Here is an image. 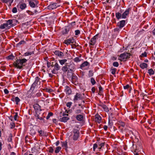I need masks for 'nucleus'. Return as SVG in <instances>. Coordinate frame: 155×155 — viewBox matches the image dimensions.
Instances as JSON below:
<instances>
[{
    "label": "nucleus",
    "instance_id": "nucleus-38",
    "mask_svg": "<svg viewBox=\"0 0 155 155\" xmlns=\"http://www.w3.org/2000/svg\"><path fill=\"white\" fill-rule=\"evenodd\" d=\"M118 124L122 127H124L125 125V123L121 121H118Z\"/></svg>",
    "mask_w": 155,
    "mask_h": 155
},
{
    "label": "nucleus",
    "instance_id": "nucleus-22",
    "mask_svg": "<svg viewBox=\"0 0 155 155\" xmlns=\"http://www.w3.org/2000/svg\"><path fill=\"white\" fill-rule=\"evenodd\" d=\"M33 107L35 111L38 110H41V106L37 104H34L33 105Z\"/></svg>",
    "mask_w": 155,
    "mask_h": 155
},
{
    "label": "nucleus",
    "instance_id": "nucleus-52",
    "mask_svg": "<svg viewBox=\"0 0 155 155\" xmlns=\"http://www.w3.org/2000/svg\"><path fill=\"white\" fill-rule=\"evenodd\" d=\"M10 126L11 129H13L15 127V124L14 123L12 122L10 124Z\"/></svg>",
    "mask_w": 155,
    "mask_h": 155
},
{
    "label": "nucleus",
    "instance_id": "nucleus-63",
    "mask_svg": "<svg viewBox=\"0 0 155 155\" xmlns=\"http://www.w3.org/2000/svg\"><path fill=\"white\" fill-rule=\"evenodd\" d=\"M129 87H130V86H129V85L127 84V85H126V86H124V88L125 89H127Z\"/></svg>",
    "mask_w": 155,
    "mask_h": 155
},
{
    "label": "nucleus",
    "instance_id": "nucleus-64",
    "mask_svg": "<svg viewBox=\"0 0 155 155\" xmlns=\"http://www.w3.org/2000/svg\"><path fill=\"white\" fill-rule=\"evenodd\" d=\"M120 28H119V27L116 28L114 29V31L119 32V31H120Z\"/></svg>",
    "mask_w": 155,
    "mask_h": 155
},
{
    "label": "nucleus",
    "instance_id": "nucleus-45",
    "mask_svg": "<svg viewBox=\"0 0 155 155\" xmlns=\"http://www.w3.org/2000/svg\"><path fill=\"white\" fill-rule=\"evenodd\" d=\"M14 58L15 56L12 54H11L7 57L6 58L8 59H13Z\"/></svg>",
    "mask_w": 155,
    "mask_h": 155
},
{
    "label": "nucleus",
    "instance_id": "nucleus-48",
    "mask_svg": "<svg viewBox=\"0 0 155 155\" xmlns=\"http://www.w3.org/2000/svg\"><path fill=\"white\" fill-rule=\"evenodd\" d=\"M94 75V73L93 71L91 70H90L89 71L88 76L89 77L92 76Z\"/></svg>",
    "mask_w": 155,
    "mask_h": 155
},
{
    "label": "nucleus",
    "instance_id": "nucleus-59",
    "mask_svg": "<svg viewBox=\"0 0 155 155\" xmlns=\"http://www.w3.org/2000/svg\"><path fill=\"white\" fill-rule=\"evenodd\" d=\"M116 70L115 68H114L111 70V74H115L116 72Z\"/></svg>",
    "mask_w": 155,
    "mask_h": 155
},
{
    "label": "nucleus",
    "instance_id": "nucleus-20",
    "mask_svg": "<svg viewBox=\"0 0 155 155\" xmlns=\"http://www.w3.org/2000/svg\"><path fill=\"white\" fill-rule=\"evenodd\" d=\"M101 118L99 115H96L95 118V121L98 123L99 124L101 123Z\"/></svg>",
    "mask_w": 155,
    "mask_h": 155
},
{
    "label": "nucleus",
    "instance_id": "nucleus-51",
    "mask_svg": "<svg viewBox=\"0 0 155 155\" xmlns=\"http://www.w3.org/2000/svg\"><path fill=\"white\" fill-rule=\"evenodd\" d=\"M26 12L30 15H33L34 14V13L33 12H32L29 10L27 11Z\"/></svg>",
    "mask_w": 155,
    "mask_h": 155
},
{
    "label": "nucleus",
    "instance_id": "nucleus-61",
    "mask_svg": "<svg viewBox=\"0 0 155 155\" xmlns=\"http://www.w3.org/2000/svg\"><path fill=\"white\" fill-rule=\"evenodd\" d=\"M18 114L17 113H16L15 115L14 116V119L15 120H16L17 119V117H18Z\"/></svg>",
    "mask_w": 155,
    "mask_h": 155
},
{
    "label": "nucleus",
    "instance_id": "nucleus-39",
    "mask_svg": "<svg viewBox=\"0 0 155 155\" xmlns=\"http://www.w3.org/2000/svg\"><path fill=\"white\" fill-rule=\"evenodd\" d=\"M35 117H36V119L37 120L38 119H39L40 120H41L43 119L41 117H40L38 114H36Z\"/></svg>",
    "mask_w": 155,
    "mask_h": 155
},
{
    "label": "nucleus",
    "instance_id": "nucleus-3",
    "mask_svg": "<svg viewBox=\"0 0 155 155\" xmlns=\"http://www.w3.org/2000/svg\"><path fill=\"white\" fill-rule=\"evenodd\" d=\"M130 54L128 52H124L123 54H121L119 56L120 58L119 59L121 61H123L126 60V59L130 58Z\"/></svg>",
    "mask_w": 155,
    "mask_h": 155
},
{
    "label": "nucleus",
    "instance_id": "nucleus-56",
    "mask_svg": "<svg viewBox=\"0 0 155 155\" xmlns=\"http://www.w3.org/2000/svg\"><path fill=\"white\" fill-rule=\"evenodd\" d=\"M46 92L50 93L53 91V90L50 88H47L46 89Z\"/></svg>",
    "mask_w": 155,
    "mask_h": 155
},
{
    "label": "nucleus",
    "instance_id": "nucleus-1",
    "mask_svg": "<svg viewBox=\"0 0 155 155\" xmlns=\"http://www.w3.org/2000/svg\"><path fill=\"white\" fill-rule=\"evenodd\" d=\"M27 60L25 58L17 59L13 63V65L15 68L19 69H22L23 67L26 65Z\"/></svg>",
    "mask_w": 155,
    "mask_h": 155
},
{
    "label": "nucleus",
    "instance_id": "nucleus-46",
    "mask_svg": "<svg viewBox=\"0 0 155 155\" xmlns=\"http://www.w3.org/2000/svg\"><path fill=\"white\" fill-rule=\"evenodd\" d=\"M91 84L94 85L96 83V81L93 78H91Z\"/></svg>",
    "mask_w": 155,
    "mask_h": 155
},
{
    "label": "nucleus",
    "instance_id": "nucleus-18",
    "mask_svg": "<svg viewBox=\"0 0 155 155\" xmlns=\"http://www.w3.org/2000/svg\"><path fill=\"white\" fill-rule=\"evenodd\" d=\"M68 64L66 63L65 65L63 66L61 68V70L64 72L66 73L67 71L68 72H69V70H68Z\"/></svg>",
    "mask_w": 155,
    "mask_h": 155
},
{
    "label": "nucleus",
    "instance_id": "nucleus-40",
    "mask_svg": "<svg viewBox=\"0 0 155 155\" xmlns=\"http://www.w3.org/2000/svg\"><path fill=\"white\" fill-rule=\"evenodd\" d=\"M73 61L77 63L80 62L81 61V60L79 57H77L73 59Z\"/></svg>",
    "mask_w": 155,
    "mask_h": 155
},
{
    "label": "nucleus",
    "instance_id": "nucleus-57",
    "mask_svg": "<svg viewBox=\"0 0 155 155\" xmlns=\"http://www.w3.org/2000/svg\"><path fill=\"white\" fill-rule=\"evenodd\" d=\"M75 35H79L80 34V30H77L75 31Z\"/></svg>",
    "mask_w": 155,
    "mask_h": 155
},
{
    "label": "nucleus",
    "instance_id": "nucleus-44",
    "mask_svg": "<svg viewBox=\"0 0 155 155\" xmlns=\"http://www.w3.org/2000/svg\"><path fill=\"white\" fill-rule=\"evenodd\" d=\"M12 134H10L8 138V142H11L12 141Z\"/></svg>",
    "mask_w": 155,
    "mask_h": 155
},
{
    "label": "nucleus",
    "instance_id": "nucleus-33",
    "mask_svg": "<svg viewBox=\"0 0 155 155\" xmlns=\"http://www.w3.org/2000/svg\"><path fill=\"white\" fill-rule=\"evenodd\" d=\"M67 60L66 59H62L61 60H59V62L60 63V64L61 65H63L65 63L66 64V62L67 61Z\"/></svg>",
    "mask_w": 155,
    "mask_h": 155
},
{
    "label": "nucleus",
    "instance_id": "nucleus-41",
    "mask_svg": "<svg viewBox=\"0 0 155 155\" xmlns=\"http://www.w3.org/2000/svg\"><path fill=\"white\" fill-rule=\"evenodd\" d=\"M81 110L80 109H76L74 111V113L75 114H78L81 113Z\"/></svg>",
    "mask_w": 155,
    "mask_h": 155
},
{
    "label": "nucleus",
    "instance_id": "nucleus-27",
    "mask_svg": "<svg viewBox=\"0 0 155 155\" xmlns=\"http://www.w3.org/2000/svg\"><path fill=\"white\" fill-rule=\"evenodd\" d=\"M76 119L79 121H82L83 119V116L81 114L78 115L76 117Z\"/></svg>",
    "mask_w": 155,
    "mask_h": 155
},
{
    "label": "nucleus",
    "instance_id": "nucleus-13",
    "mask_svg": "<svg viewBox=\"0 0 155 155\" xmlns=\"http://www.w3.org/2000/svg\"><path fill=\"white\" fill-rule=\"evenodd\" d=\"M134 150H135V152H136L137 151L138 152H140L141 151H143L142 147L140 143L137 144L136 145V149L135 150L134 149Z\"/></svg>",
    "mask_w": 155,
    "mask_h": 155
},
{
    "label": "nucleus",
    "instance_id": "nucleus-7",
    "mask_svg": "<svg viewBox=\"0 0 155 155\" xmlns=\"http://www.w3.org/2000/svg\"><path fill=\"white\" fill-rule=\"evenodd\" d=\"M130 10L131 9L130 8H128L126 9L122 14V18L126 19L129 16Z\"/></svg>",
    "mask_w": 155,
    "mask_h": 155
},
{
    "label": "nucleus",
    "instance_id": "nucleus-23",
    "mask_svg": "<svg viewBox=\"0 0 155 155\" xmlns=\"http://www.w3.org/2000/svg\"><path fill=\"white\" fill-rule=\"evenodd\" d=\"M51 66L54 67V69H56V71H58L60 69V67L58 64L56 62L54 64H52Z\"/></svg>",
    "mask_w": 155,
    "mask_h": 155
},
{
    "label": "nucleus",
    "instance_id": "nucleus-36",
    "mask_svg": "<svg viewBox=\"0 0 155 155\" xmlns=\"http://www.w3.org/2000/svg\"><path fill=\"white\" fill-rule=\"evenodd\" d=\"M61 147H57L56 148V149L54 151L55 153H58L59 151L61 150Z\"/></svg>",
    "mask_w": 155,
    "mask_h": 155
},
{
    "label": "nucleus",
    "instance_id": "nucleus-50",
    "mask_svg": "<svg viewBox=\"0 0 155 155\" xmlns=\"http://www.w3.org/2000/svg\"><path fill=\"white\" fill-rule=\"evenodd\" d=\"M37 84H36L34 83H33L31 87V90H33L35 88V87L36 86Z\"/></svg>",
    "mask_w": 155,
    "mask_h": 155
},
{
    "label": "nucleus",
    "instance_id": "nucleus-26",
    "mask_svg": "<svg viewBox=\"0 0 155 155\" xmlns=\"http://www.w3.org/2000/svg\"><path fill=\"white\" fill-rule=\"evenodd\" d=\"M18 7L21 10H23L25 9L26 7V5L25 3L19 4Z\"/></svg>",
    "mask_w": 155,
    "mask_h": 155
},
{
    "label": "nucleus",
    "instance_id": "nucleus-53",
    "mask_svg": "<svg viewBox=\"0 0 155 155\" xmlns=\"http://www.w3.org/2000/svg\"><path fill=\"white\" fill-rule=\"evenodd\" d=\"M72 104V103L71 102H68L66 104V106L70 108Z\"/></svg>",
    "mask_w": 155,
    "mask_h": 155
},
{
    "label": "nucleus",
    "instance_id": "nucleus-49",
    "mask_svg": "<svg viewBox=\"0 0 155 155\" xmlns=\"http://www.w3.org/2000/svg\"><path fill=\"white\" fill-rule=\"evenodd\" d=\"M49 152L50 153H53L54 151V149L52 147H50L48 148Z\"/></svg>",
    "mask_w": 155,
    "mask_h": 155
},
{
    "label": "nucleus",
    "instance_id": "nucleus-43",
    "mask_svg": "<svg viewBox=\"0 0 155 155\" xmlns=\"http://www.w3.org/2000/svg\"><path fill=\"white\" fill-rule=\"evenodd\" d=\"M36 132L34 129L32 128L30 130V134L32 135L35 134Z\"/></svg>",
    "mask_w": 155,
    "mask_h": 155
},
{
    "label": "nucleus",
    "instance_id": "nucleus-25",
    "mask_svg": "<svg viewBox=\"0 0 155 155\" xmlns=\"http://www.w3.org/2000/svg\"><path fill=\"white\" fill-rule=\"evenodd\" d=\"M11 100L12 101H15L16 102V104L17 105L18 104V103L20 101V100L18 98V97H13L11 99Z\"/></svg>",
    "mask_w": 155,
    "mask_h": 155
},
{
    "label": "nucleus",
    "instance_id": "nucleus-6",
    "mask_svg": "<svg viewBox=\"0 0 155 155\" xmlns=\"http://www.w3.org/2000/svg\"><path fill=\"white\" fill-rule=\"evenodd\" d=\"M83 98L82 95L80 93H76L74 95L73 100L74 102H75L78 100H82Z\"/></svg>",
    "mask_w": 155,
    "mask_h": 155
},
{
    "label": "nucleus",
    "instance_id": "nucleus-32",
    "mask_svg": "<svg viewBox=\"0 0 155 155\" xmlns=\"http://www.w3.org/2000/svg\"><path fill=\"white\" fill-rule=\"evenodd\" d=\"M62 146L66 148H68L67 142L66 141L61 142Z\"/></svg>",
    "mask_w": 155,
    "mask_h": 155
},
{
    "label": "nucleus",
    "instance_id": "nucleus-21",
    "mask_svg": "<svg viewBox=\"0 0 155 155\" xmlns=\"http://www.w3.org/2000/svg\"><path fill=\"white\" fill-rule=\"evenodd\" d=\"M65 87V92L66 94L68 95L70 94L71 93V91L70 88L68 86H66Z\"/></svg>",
    "mask_w": 155,
    "mask_h": 155
},
{
    "label": "nucleus",
    "instance_id": "nucleus-47",
    "mask_svg": "<svg viewBox=\"0 0 155 155\" xmlns=\"http://www.w3.org/2000/svg\"><path fill=\"white\" fill-rule=\"evenodd\" d=\"M53 115V114L51 112L49 113L48 115L46 117V118L48 120L49 119L51 116H52Z\"/></svg>",
    "mask_w": 155,
    "mask_h": 155
},
{
    "label": "nucleus",
    "instance_id": "nucleus-4",
    "mask_svg": "<svg viewBox=\"0 0 155 155\" xmlns=\"http://www.w3.org/2000/svg\"><path fill=\"white\" fill-rule=\"evenodd\" d=\"M60 5L58 3L51 2L48 6L47 8L49 10H53L56 9L60 6Z\"/></svg>",
    "mask_w": 155,
    "mask_h": 155
},
{
    "label": "nucleus",
    "instance_id": "nucleus-60",
    "mask_svg": "<svg viewBox=\"0 0 155 155\" xmlns=\"http://www.w3.org/2000/svg\"><path fill=\"white\" fill-rule=\"evenodd\" d=\"M75 25V21L72 22L71 23V24H70L68 26H69L70 27V26H74Z\"/></svg>",
    "mask_w": 155,
    "mask_h": 155
},
{
    "label": "nucleus",
    "instance_id": "nucleus-54",
    "mask_svg": "<svg viewBox=\"0 0 155 155\" xmlns=\"http://www.w3.org/2000/svg\"><path fill=\"white\" fill-rule=\"evenodd\" d=\"M98 147L97 144V143H94L93 145V150L95 151V149L97 148Z\"/></svg>",
    "mask_w": 155,
    "mask_h": 155
},
{
    "label": "nucleus",
    "instance_id": "nucleus-62",
    "mask_svg": "<svg viewBox=\"0 0 155 155\" xmlns=\"http://www.w3.org/2000/svg\"><path fill=\"white\" fill-rule=\"evenodd\" d=\"M4 92L5 94H7L9 93V91L7 89L4 90Z\"/></svg>",
    "mask_w": 155,
    "mask_h": 155
},
{
    "label": "nucleus",
    "instance_id": "nucleus-24",
    "mask_svg": "<svg viewBox=\"0 0 155 155\" xmlns=\"http://www.w3.org/2000/svg\"><path fill=\"white\" fill-rule=\"evenodd\" d=\"M35 127L36 128V129L37 130L38 132L39 133V135L40 136H42L44 135V131L41 130H39V129H38V127L37 126H35Z\"/></svg>",
    "mask_w": 155,
    "mask_h": 155
},
{
    "label": "nucleus",
    "instance_id": "nucleus-15",
    "mask_svg": "<svg viewBox=\"0 0 155 155\" xmlns=\"http://www.w3.org/2000/svg\"><path fill=\"white\" fill-rule=\"evenodd\" d=\"M72 82L74 84H78V78L76 75H73L71 77Z\"/></svg>",
    "mask_w": 155,
    "mask_h": 155
},
{
    "label": "nucleus",
    "instance_id": "nucleus-37",
    "mask_svg": "<svg viewBox=\"0 0 155 155\" xmlns=\"http://www.w3.org/2000/svg\"><path fill=\"white\" fill-rule=\"evenodd\" d=\"M26 43V41L24 40L20 41L17 44V45L18 46L22 44H24Z\"/></svg>",
    "mask_w": 155,
    "mask_h": 155
},
{
    "label": "nucleus",
    "instance_id": "nucleus-28",
    "mask_svg": "<svg viewBox=\"0 0 155 155\" xmlns=\"http://www.w3.org/2000/svg\"><path fill=\"white\" fill-rule=\"evenodd\" d=\"M100 106L102 107L105 111L106 112H108L109 111V109L106 105L102 104H101Z\"/></svg>",
    "mask_w": 155,
    "mask_h": 155
},
{
    "label": "nucleus",
    "instance_id": "nucleus-10",
    "mask_svg": "<svg viewBox=\"0 0 155 155\" xmlns=\"http://www.w3.org/2000/svg\"><path fill=\"white\" fill-rule=\"evenodd\" d=\"M70 28L69 26H65L61 31L63 35L67 34Z\"/></svg>",
    "mask_w": 155,
    "mask_h": 155
},
{
    "label": "nucleus",
    "instance_id": "nucleus-55",
    "mask_svg": "<svg viewBox=\"0 0 155 155\" xmlns=\"http://www.w3.org/2000/svg\"><path fill=\"white\" fill-rule=\"evenodd\" d=\"M113 65L115 67H117L118 66L119 64L117 62H114L113 63Z\"/></svg>",
    "mask_w": 155,
    "mask_h": 155
},
{
    "label": "nucleus",
    "instance_id": "nucleus-12",
    "mask_svg": "<svg viewBox=\"0 0 155 155\" xmlns=\"http://www.w3.org/2000/svg\"><path fill=\"white\" fill-rule=\"evenodd\" d=\"M63 116L68 115V114H65L64 113H63L62 114ZM69 119V118L68 116H64L62 118L60 119V120L62 122H66Z\"/></svg>",
    "mask_w": 155,
    "mask_h": 155
},
{
    "label": "nucleus",
    "instance_id": "nucleus-17",
    "mask_svg": "<svg viewBox=\"0 0 155 155\" xmlns=\"http://www.w3.org/2000/svg\"><path fill=\"white\" fill-rule=\"evenodd\" d=\"M11 26H8L7 24L5 23L1 25L0 26V28L2 29L5 28L6 29H8L10 28Z\"/></svg>",
    "mask_w": 155,
    "mask_h": 155
},
{
    "label": "nucleus",
    "instance_id": "nucleus-14",
    "mask_svg": "<svg viewBox=\"0 0 155 155\" xmlns=\"http://www.w3.org/2000/svg\"><path fill=\"white\" fill-rule=\"evenodd\" d=\"M68 69L71 71H72L75 68V65L74 64L73 62H70L69 64H68Z\"/></svg>",
    "mask_w": 155,
    "mask_h": 155
},
{
    "label": "nucleus",
    "instance_id": "nucleus-35",
    "mask_svg": "<svg viewBox=\"0 0 155 155\" xmlns=\"http://www.w3.org/2000/svg\"><path fill=\"white\" fill-rule=\"evenodd\" d=\"M148 73L150 75H151L154 74V71L152 69H150L148 70Z\"/></svg>",
    "mask_w": 155,
    "mask_h": 155
},
{
    "label": "nucleus",
    "instance_id": "nucleus-34",
    "mask_svg": "<svg viewBox=\"0 0 155 155\" xmlns=\"http://www.w3.org/2000/svg\"><path fill=\"white\" fill-rule=\"evenodd\" d=\"M33 54H34L33 51L31 52L28 51L25 53V56H28V55H31Z\"/></svg>",
    "mask_w": 155,
    "mask_h": 155
},
{
    "label": "nucleus",
    "instance_id": "nucleus-16",
    "mask_svg": "<svg viewBox=\"0 0 155 155\" xmlns=\"http://www.w3.org/2000/svg\"><path fill=\"white\" fill-rule=\"evenodd\" d=\"M74 43V40L73 38L65 40L64 42V43L67 45H68L71 43Z\"/></svg>",
    "mask_w": 155,
    "mask_h": 155
},
{
    "label": "nucleus",
    "instance_id": "nucleus-31",
    "mask_svg": "<svg viewBox=\"0 0 155 155\" xmlns=\"http://www.w3.org/2000/svg\"><path fill=\"white\" fill-rule=\"evenodd\" d=\"M140 66L141 68L143 69L147 68V65L146 63H143L140 64Z\"/></svg>",
    "mask_w": 155,
    "mask_h": 155
},
{
    "label": "nucleus",
    "instance_id": "nucleus-29",
    "mask_svg": "<svg viewBox=\"0 0 155 155\" xmlns=\"http://www.w3.org/2000/svg\"><path fill=\"white\" fill-rule=\"evenodd\" d=\"M89 65V63L88 62L86 61L82 63L80 65L81 68L82 69L84 67Z\"/></svg>",
    "mask_w": 155,
    "mask_h": 155
},
{
    "label": "nucleus",
    "instance_id": "nucleus-11",
    "mask_svg": "<svg viewBox=\"0 0 155 155\" xmlns=\"http://www.w3.org/2000/svg\"><path fill=\"white\" fill-rule=\"evenodd\" d=\"M126 21L124 20L120 21L117 23V26L120 28H123L125 25Z\"/></svg>",
    "mask_w": 155,
    "mask_h": 155
},
{
    "label": "nucleus",
    "instance_id": "nucleus-2",
    "mask_svg": "<svg viewBox=\"0 0 155 155\" xmlns=\"http://www.w3.org/2000/svg\"><path fill=\"white\" fill-rule=\"evenodd\" d=\"M79 131L78 130L74 129L72 130V134L73 135L72 139L74 140H78L79 136Z\"/></svg>",
    "mask_w": 155,
    "mask_h": 155
},
{
    "label": "nucleus",
    "instance_id": "nucleus-30",
    "mask_svg": "<svg viewBox=\"0 0 155 155\" xmlns=\"http://www.w3.org/2000/svg\"><path fill=\"white\" fill-rule=\"evenodd\" d=\"M115 15L117 18L119 20L120 18H122V14L119 12H116L115 14Z\"/></svg>",
    "mask_w": 155,
    "mask_h": 155
},
{
    "label": "nucleus",
    "instance_id": "nucleus-19",
    "mask_svg": "<svg viewBox=\"0 0 155 155\" xmlns=\"http://www.w3.org/2000/svg\"><path fill=\"white\" fill-rule=\"evenodd\" d=\"M54 54L56 55L62 57L64 56V53L59 51H56L54 52Z\"/></svg>",
    "mask_w": 155,
    "mask_h": 155
},
{
    "label": "nucleus",
    "instance_id": "nucleus-42",
    "mask_svg": "<svg viewBox=\"0 0 155 155\" xmlns=\"http://www.w3.org/2000/svg\"><path fill=\"white\" fill-rule=\"evenodd\" d=\"M40 78L38 77H37L35 78V81L34 83L38 84V83L39 81Z\"/></svg>",
    "mask_w": 155,
    "mask_h": 155
},
{
    "label": "nucleus",
    "instance_id": "nucleus-9",
    "mask_svg": "<svg viewBox=\"0 0 155 155\" xmlns=\"http://www.w3.org/2000/svg\"><path fill=\"white\" fill-rule=\"evenodd\" d=\"M18 21L15 19H13L12 20H8L6 23L7 24L8 26L9 25H12L14 26L15 25V23L17 22Z\"/></svg>",
    "mask_w": 155,
    "mask_h": 155
},
{
    "label": "nucleus",
    "instance_id": "nucleus-5",
    "mask_svg": "<svg viewBox=\"0 0 155 155\" xmlns=\"http://www.w3.org/2000/svg\"><path fill=\"white\" fill-rule=\"evenodd\" d=\"M30 6L32 8L37 7L38 2L36 0H28Z\"/></svg>",
    "mask_w": 155,
    "mask_h": 155
},
{
    "label": "nucleus",
    "instance_id": "nucleus-8",
    "mask_svg": "<svg viewBox=\"0 0 155 155\" xmlns=\"http://www.w3.org/2000/svg\"><path fill=\"white\" fill-rule=\"evenodd\" d=\"M98 38V35H97L92 38L89 42V44L91 45L94 46L95 45L96 40Z\"/></svg>",
    "mask_w": 155,
    "mask_h": 155
},
{
    "label": "nucleus",
    "instance_id": "nucleus-58",
    "mask_svg": "<svg viewBox=\"0 0 155 155\" xmlns=\"http://www.w3.org/2000/svg\"><path fill=\"white\" fill-rule=\"evenodd\" d=\"M17 12V9L16 7H14L13 8L12 10V12L13 13H15Z\"/></svg>",
    "mask_w": 155,
    "mask_h": 155
}]
</instances>
